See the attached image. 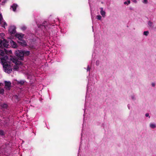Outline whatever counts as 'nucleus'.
Segmentation results:
<instances>
[{"label":"nucleus","instance_id":"423d86ee","mask_svg":"<svg viewBox=\"0 0 156 156\" xmlns=\"http://www.w3.org/2000/svg\"><path fill=\"white\" fill-rule=\"evenodd\" d=\"M9 31L12 35H14L16 32L15 27L14 26L10 27L9 29Z\"/></svg>","mask_w":156,"mask_h":156},{"label":"nucleus","instance_id":"c9c22d12","mask_svg":"<svg viewBox=\"0 0 156 156\" xmlns=\"http://www.w3.org/2000/svg\"><path fill=\"white\" fill-rule=\"evenodd\" d=\"M0 35L1 36H4V34L3 33H2L1 34H0Z\"/></svg>","mask_w":156,"mask_h":156},{"label":"nucleus","instance_id":"2f4dec72","mask_svg":"<svg viewBox=\"0 0 156 156\" xmlns=\"http://www.w3.org/2000/svg\"><path fill=\"white\" fill-rule=\"evenodd\" d=\"M151 85L152 87H154L155 86V84L154 83H152Z\"/></svg>","mask_w":156,"mask_h":156},{"label":"nucleus","instance_id":"aec40b11","mask_svg":"<svg viewBox=\"0 0 156 156\" xmlns=\"http://www.w3.org/2000/svg\"><path fill=\"white\" fill-rule=\"evenodd\" d=\"M27 28L25 26H23L21 27V29L22 30H25Z\"/></svg>","mask_w":156,"mask_h":156},{"label":"nucleus","instance_id":"9b49d317","mask_svg":"<svg viewBox=\"0 0 156 156\" xmlns=\"http://www.w3.org/2000/svg\"><path fill=\"white\" fill-rule=\"evenodd\" d=\"M18 6V5L16 3H14L11 6L10 9H12V10L14 12H15L16 10L17 7Z\"/></svg>","mask_w":156,"mask_h":156},{"label":"nucleus","instance_id":"ddd939ff","mask_svg":"<svg viewBox=\"0 0 156 156\" xmlns=\"http://www.w3.org/2000/svg\"><path fill=\"white\" fill-rule=\"evenodd\" d=\"M18 43L20 45L23 46H26L27 45L26 42L24 40H20V41H19Z\"/></svg>","mask_w":156,"mask_h":156},{"label":"nucleus","instance_id":"0eeeda50","mask_svg":"<svg viewBox=\"0 0 156 156\" xmlns=\"http://www.w3.org/2000/svg\"><path fill=\"white\" fill-rule=\"evenodd\" d=\"M4 50L0 49V56H3L5 54V52L7 54L12 52V51L11 50L8 51L6 49L4 48Z\"/></svg>","mask_w":156,"mask_h":156},{"label":"nucleus","instance_id":"7ed1b4c3","mask_svg":"<svg viewBox=\"0 0 156 156\" xmlns=\"http://www.w3.org/2000/svg\"><path fill=\"white\" fill-rule=\"evenodd\" d=\"M9 59L8 56L7 55L3 58H0V63H1L3 65L4 70L5 72L8 73H10L12 71V69L11 67L9 65L6 66L4 65V61H7Z\"/></svg>","mask_w":156,"mask_h":156},{"label":"nucleus","instance_id":"4468645a","mask_svg":"<svg viewBox=\"0 0 156 156\" xmlns=\"http://www.w3.org/2000/svg\"><path fill=\"white\" fill-rule=\"evenodd\" d=\"M25 82V81L23 80H18L17 81V83L18 84H20L21 85H23Z\"/></svg>","mask_w":156,"mask_h":156},{"label":"nucleus","instance_id":"c756f323","mask_svg":"<svg viewBox=\"0 0 156 156\" xmlns=\"http://www.w3.org/2000/svg\"><path fill=\"white\" fill-rule=\"evenodd\" d=\"M90 67L89 66V65L87 66V72L90 71Z\"/></svg>","mask_w":156,"mask_h":156},{"label":"nucleus","instance_id":"6e6552de","mask_svg":"<svg viewBox=\"0 0 156 156\" xmlns=\"http://www.w3.org/2000/svg\"><path fill=\"white\" fill-rule=\"evenodd\" d=\"M5 86L7 90H9L11 85V83L10 81H5Z\"/></svg>","mask_w":156,"mask_h":156},{"label":"nucleus","instance_id":"f8f14e48","mask_svg":"<svg viewBox=\"0 0 156 156\" xmlns=\"http://www.w3.org/2000/svg\"><path fill=\"white\" fill-rule=\"evenodd\" d=\"M100 13L103 17H104L105 16L106 12L103 10V9L102 7L100 8Z\"/></svg>","mask_w":156,"mask_h":156},{"label":"nucleus","instance_id":"37998d69","mask_svg":"<svg viewBox=\"0 0 156 156\" xmlns=\"http://www.w3.org/2000/svg\"><path fill=\"white\" fill-rule=\"evenodd\" d=\"M1 1V0H0V2Z\"/></svg>","mask_w":156,"mask_h":156},{"label":"nucleus","instance_id":"1a4fd4ad","mask_svg":"<svg viewBox=\"0 0 156 156\" xmlns=\"http://www.w3.org/2000/svg\"><path fill=\"white\" fill-rule=\"evenodd\" d=\"M24 36L23 34L21 33L20 34H16L15 35V36L18 38L19 40H22L23 38V37Z\"/></svg>","mask_w":156,"mask_h":156},{"label":"nucleus","instance_id":"dca6fc26","mask_svg":"<svg viewBox=\"0 0 156 156\" xmlns=\"http://www.w3.org/2000/svg\"><path fill=\"white\" fill-rule=\"evenodd\" d=\"M4 20L3 19V18L2 17V16L1 13H0V24H1L2 23V22Z\"/></svg>","mask_w":156,"mask_h":156},{"label":"nucleus","instance_id":"f3484780","mask_svg":"<svg viewBox=\"0 0 156 156\" xmlns=\"http://www.w3.org/2000/svg\"><path fill=\"white\" fill-rule=\"evenodd\" d=\"M5 134V133L4 131L2 129H0V135L4 136Z\"/></svg>","mask_w":156,"mask_h":156},{"label":"nucleus","instance_id":"bb28decb","mask_svg":"<svg viewBox=\"0 0 156 156\" xmlns=\"http://www.w3.org/2000/svg\"><path fill=\"white\" fill-rule=\"evenodd\" d=\"M100 62L99 61V60L96 61V63H95L96 65L97 66H99V65L100 64Z\"/></svg>","mask_w":156,"mask_h":156},{"label":"nucleus","instance_id":"412c9836","mask_svg":"<svg viewBox=\"0 0 156 156\" xmlns=\"http://www.w3.org/2000/svg\"><path fill=\"white\" fill-rule=\"evenodd\" d=\"M149 34V32L148 31H145L144 32L143 34L146 36H147Z\"/></svg>","mask_w":156,"mask_h":156},{"label":"nucleus","instance_id":"a19ab883","mask_svg":"<svg viewBox=\"0 0 156 156\" xmlns=\"http://www.w3.org/2000/svg\"><path fill=\"white\" fill-rule=\"evenodd\" d=\"M84 113H85V109H84Z\"/></svg>","mask_w":156,"mask_h":156},{"label":"nucleus","instance_id":"5701e85b","mask_svg":"<svg viewBox=\"0 0 156 156\" xmlns=\"http://www.w3.org/2000/svg\"><path fill=\"white\" fill-rule=\"evenodd\" d=\"M7 105L6 104H4L2 105V107L5 108H7Z\"/></svg>","mask_w":156,"mask_h":156},{"label":"nucleus","instance_id":"9d476101","mask_svg":"<svg viewBox=\"0 0 156 156\" xmlns=\"http://www.w3.org/2000/svg\"><path fill=\"white\" fill-rule=\"evenodd\" d=\"M10 44L11 46L12 47L14 48H17V45L16 43L14 42L12 40H11L10 41Z\"/></svg>","mask_w":156,"mask_h":156},{"label":"nucleus","instance_id":"7c9ffc66","mask_svg":"<svg viewBox=\"0 0 156 156\" xmlns=\"http://www.w3.org/2000/svg\"><path fill=\"white\" fill-rule=\"evenodd\" d=\"M145 116L146 117H148L149 118H150V116H149V114L148 113H146L145 114Z\"/></svg>","mask_w":156,"mask_h":156},{"label":"nucleus","instance_id":"72a5a7b5","mask_svg":"<svg viewBox=\"0 0 156 156\" xmlns=\"http://www.w3.org/2000/svg\"><path fill=\"white\" fill-rule=\"evenodd\" d=\"M132 1L135 3H136L137 2L136 0H132Z\"/></svg>","mask_w":156,"mask_h":156},{"label":"nucleus","instance_id":"6ab92c4d","mask_svg":"<svg viewBox=\"0 0 156 156\" xmlns=\"http://www.w3.org/2000/svg\"><path fill=\"white\" fill-rule=\"evenodd\" d=\"M130 3V0H128L127 1H125L124 2V4L126 5H129Z\"/></svg>","mask_w":156,"mask_h":156},{"label":"nucleus","instance_id":"f257e3e1","mask_svg":"<svg viewBox=\"0 0 156 156\" xmlns=\"http://www.w3.org/2000/svg\"><path fill=\"white\" fill-rule=\"evenodd\" d=\"M30 54V52L29 51L17 50L15 51V55L17 56V59L15 57H12L10 59L16 65L20 64L21 62L18 60H23L24 56H28Z\"/></svg>","mask_w":156,"mask_h":156},{"label":"nucleus","instance_id":"4be33fe9","mask_svg":"<svg viewBox=\"0 0 156 156\" xmlns=\"http://www.w3.org/2000/svg\"><path fill=\"white\" fill-rule=\"evenodd\" d=\"M101 16L100 15H98L96 16V19L98 20H100L101 19Z\"/></svg>","mask_w":156,"mask_h":156},{"label":"nucleus","instance_id":"79ce46f5","mask_svg":"<svg viewBox=\"0 0 156 156\" xmlns=\"http://www.w3.org/2000/svg\"><path fill=\"white\" fill-rule=\"evenodd\" d=\"M93 18H94V17H93L92 16H91V18H92V20H93Z\"/></svg>","mask_w":156,"mask_h":156},{"label":"nucleus","instance_id":"393cba45","mask_svg":"<svg viewBox=\"0 0 156 156\" xmlns=\"http://www.w3.org/2000/svg\"><path fill=\"white\" fill-rule=\"evenodd\" d=\"M153 23L152 22H151L150 21H149L148 22V25H149V26L151 27L152 26Z\"/></svg>","mask_w":156,"mask_h":156},{"label":"nucleus","instance_id":"20e7f679","mask_svg":"<svg viewBox=\"0 0 156 156\" xmlns=\"http://www.w3.org/2000/svg\"><path fill=\"white\" fill-rule=\"evenodd\" d=\"M97 80L96 77H90L88 80V84L87 87V94L88 91H90V89L89 88V84L91 85V86L94 85L97 82Z\"/></svg>","mask_w":156,"mask_h":156},{"label":"nucleus","instance_id":"cd10ccee","mask_svg":"<svg viewBox=\"0 0 156 156\" xmlns=\"http://www.w3.org/2000/svg\"><path fill=\"white\" fill-rule=\"evenodd\" d=\"M142 2L144 4H147L148 3L147 0H143Z\"/></svg>","mask_w":156,"mask_h":156},{"label":"nucleus","instance_id":"2eb2a0df","mask_svg":"<svg viewBox=\"0 0 156 156\" xmlns=\"http://www.w3.org/2000/svg\"><path fill=\"white\" fill-rule=\"evenodd\" d=\"M150 127L151 128L154 129L156 127V125L154 123H151L150 124Z\"/></svg>","mask_w":156,"mask_h":156},{"label":"nucleus","instance_id":"a878e982","mask_svg":"<svg viewBox=\"0 0 156 156\" xmlns=\"http://www.w3.org/2000/svg\"><path fill=\"white\" fill-rule=\"evenodd\" d=\"M131 99L133 100H135L136 99V98L134 95H132L131 96Z\"/></svg>","mask_w":156,"mask_h":156},{"label":"nucleus","instance_id":"ea45409f","mask_svg":"<svg viewBox=\"0 0 156 156\" xmlns=\"http://www.w3.org/2000/svg\"><path fill=\"white\" fill-rule=\"evenodd\" d=\"M89 5H90V10H91V6L90 5V3H89Z\"/></svg>","mask_w":156,"mask_h":156},{"label":"nucleus","instance_id":"f03ea898","mask_svg":"<svg viewBox=\"0 0 156 156\" xmlns=\"http://www.w3.org/2000/svg\"><path fill=\"white\" fill-rule=\"evenodd\" d=\"M54 25L45 21H44L42 24H37L38 27L43 30L44 35L46 36L50 35V32L49 30L51 28L52 26Z\"/></svg>","mask_w":156,"mask_h":156},{"label":"nucleus","instance_id":"473e14b6","mask_svg":"<svg viewBox=\"0 0 156 156\" xmlns=\"http://www.w3.org/2000/svg\"><path fill=\"white\" fill-rule=\"evenodd\" d=\"M94 42H95V44H94V46H97L96 45V43H98V42H97V41H96V40H95V38L94 39Z\"/></svg>","mask_w":156,"mask_h":156},{"label":"nucleus","instance_id":"39448f33","mask_svg":"<svg viewBox=\"0 0 156 156\" xmlns=\"http://www.w3.org/2000/svg\"><path fill=\"white\" fill-rule=\"evenodd\" d=\"M9 47V42L5 39L0 40V48H8Z\"/></svg>","mask_w":156,"mask_h":156},{"label":"nucleus","instance_id":"4c0bfd02","mask_svg":"<svg viewBox=\"0 0 156 156\" xmlns=\"http://www.w3.org/2000/svg\"><path fill=\"white\" fill-rule=\"evenodd\" d=\"M82 136H83L82 133H81V141L82 140Z\"/></svg>","mask_w":156,"mask_h":156},{"label":"nucleus","instance_id":"c85d7f7f","mask_svg":"<svg viewBox=\"0 0 156 156\" xmlns=\"http://www.w3.org/2000/svg\"><path fill=\"white\" fill-rule=\"evenodd\" d=\"M8 0H3V1L2 2V5H4L5 3L8 1Z\"/></svg>","mask_w":156,"mask_h":156},{"label":"nucleus","instance_id":"b1692460","mask_svg":"<svg viewBox=\"0 0 156 156\" xmlns=\"http://www.w3.org/2000/svg\"><path fill=\"white\" fill-rule=\"evenodd\" d=\"M4 90V89L2 88L0 90V94L2 95L3 94Z\"/></svg>","mask_w":156,"mask_h":156},{"label":"nucleus","instance_id":"e433bc0d","mask_svg":"<svg viewBox=\"0 0 156 156\" xmlns=\"http://www.w3.org/2000/svg\"><path fill=\"white\" fill-rule=\"evenodd\" d=\"M15 97L17 99H18V97L17 95H16L15 96Z\"/></svg>","mask_w":156,"mask_h":156},{"label":"nucleus","instance_id":"a211bd4d","mask_svg":"<svg viewBox=\"0 0 156 156\" xmlns=\"http://www.w3.org/2000/svg\"><path fill=\"white\" fill-rule=\"evenodd\" d=\"M2 22L3 23V24H2V27L5 28V27L7 26V24L6 22L4 20H3Z\"/></svg>","mask_w":156,"mask_h":156},{"label":"nucleus","instance_id":"f704fd0d","mask_svg":"<svg viewBox=\"0 0 156 156\" xmlns=\"http://www.w3.org/2000/svg\"><path fill=\"white\" fill-rule=\"evenodd\" d=\"M128 108L129 109H130V105L129 104H128L127 105Z\"/></svg>","mask_w":156,"mask_h":156},{"label":"nucleus","instance_id":"58836bf2","mask_svg":"<svg viewBox=\"0 0 156 156\" xmlns=\"http://www.w3.org/2000/svg\"><path fill=\"white\" fill-rule=\"evenodd\" d=\"M129 9L130 10H133V8L131 7L129 8Z\"/></svg>","mask_w":156,"mask_h":156}]
</instances>
